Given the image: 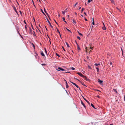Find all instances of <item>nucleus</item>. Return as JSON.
<instances>
[{
  "label": "nucleus",
  "mask_w": 125,
  "mask_h": 125,
  "mask_svg": "<svg viewBox=\"0 0 125 125\" xmlns=\"http://www.w3.org/2000/svg\"><path fill=\"white\" fill-rule=\"evenodd\" d=\"M78 75H79L81 77H83V78H84V80H86L87 81H90V79H87V78H86V76H85L83 75L82 74H81V73H78Z\"/></svg>",
  "instance_id": "f257e3e1"
},
{
  "label": "nucleus",
  "mask_w": 125,
  "mask_h": 125,
  "mask_svg": "<svg viewBox=\"0 0 125 125\" xmlns=\"http://www.w3.org/2000/svg\"><path fill=\"white\" fill-rule=\"evenodd\" d=\"M58 69H57L56 70L57 71H64V69H63L61 67H58Z\"/></svg>",
  "instance_id": "f03ea898"
},
{
  "label": "nucleus",
  "mask_w": 125,
  "mask_h": 125,
  "mask_svg": "<svg viewBox=\"0 0 125 125\" xmlns=\"http://www.w3.org/2000/svg\"><path fill=\"white\" fill-rule=\"evenodd\" d=\"M74 44H76V46H77V49H78V45L77 42H76V40H75V41H74Z\"/></svg>",
  "instance_id": "7ed1b4c3"
},
{
  "label": "nucleus",
  "mask_w": 125,
  "mask_h": 125,
  "mask_svg": "<svg viewBox=\"0 0 125 125\" xmlns=\"http://www.w3.org/2000/svg\"><path fill=\"white\" fill-rule=\"evenodd\" d=\"M70 82H71V83H72L76 87H77V88H78V86L77 85H76V83H73V82H71V81H70Z\"/></svg>",
  "instance_id": "20e7f679"
},
{
  "label": "nucleus",
  "mask_w": 125,
  "mask_h": 125,
  "mask_svg": "<svg viewBox=\"0 0 125 125\" xmlns=\"http://www.w3.org/2000/svg\"><path fill=\"white\" fill-rule=\"evenodd\" d=\"M98 82L100 84L102 83V82H103V81L102 80H101L99 79H98Z\"/></svg>",
  "instance_id": "39448f33"
},
{
  "label": "nucleus",
  "mask_w": 125,
  "mask_h": 125,
  "mask_svg": "<svg viewBox=\"0 0 125 125\" xmlns=\"http://www.w3.org/2000/svg\"><path fill=\"white\" fill-rule=\"evenodd\" d=\"M47 22H48V23H49V25H50L51 27L52 28V25H51V23H50V21H49V20H48V19H47Z\"/></svg>",
  "instance_id": "423d86ee"
},
{
  "label": "nucleus",
  "mask_w": 125,
  "mask_h": 125,
  "mask_svg": "<svg viewBox=\"0 0 125 125\" xmlns=\"http://www.w3.org/2000/svg\"><path fill=\"white\" fill-rule=\"evenodd\" d=\"M33 31H32V30L30 28H29V33H30L31 34L32 31L33 32Z\"/></svg>",
  "instance_id": "0eeeda50"
},
{
  "label": "nucleus",
  "mask_w": 125,
  "mask_h": 125,
  "mask_svg": "<svg viewBox=\"0 0 125 125\" xmlns=\"http://www.w3.org/2000/svg\"><path fill=\"white\" fill-rule=\"evenodd\" d=\"M81 104H82L83 105V106H84V107L85 108H86V106L85 105V104H84L83 103V102L81 101Z\"/></svg>",
  "instance_id": "6e6552de"
},
{
  "label": "nucleus",
  "mask_w": 125,
  "mask_h": 125,
  "mask_svg": "<svg viewBox=\"0 0 125 125\" xmlns=\"http://www.w3.org/2000/svg\"><path fill=\"white\" fill-rule=\"evenodd\" d=\"M41 55H42V56H45V55H44V54L43 53V52L42 51H41Z\"/></svg>",
  "instance_id": "1a4fd4ad"
},
{
  "label": "nucleus",
  "mask_w": 125,
  "mask_h": 125,
  "mask_svg": "<svg viewBox=\"0 0 125 125\" xmlns=\"http://www.w3.org/2000/svg\"><path fill=\"white\" fill-rule=\"evenodd\" d=\"M44 12H45V13H46V14L47 15V16H48V17H49V19L50 20V18L49 17V16H48V14L47 13V12H46V10H45V9L44 8Z\"/></svg>",
  "instance_id": "9d476101"
},
{
  "label": "nucleus",
  "mask_w": 125,
  "mask_h": 125,
  "mask_svg": "<svg viewBox=\"0 0 125 125\" xmlns=\"http://www.w3.org/2000/svg\"><path fill=\"white\" fill-rule=\"evenodd\" d=\"M103 24L104 26L103 27V29L104 30H105L106 29V28L105 27V26H104V23H103Z\"/></svg>",
  "instance_id": "9b49d317"
},
{
  "label": "nucleus",
  "mask_w": 125,
  "mask_h": 125,
  "mask_svg": "<svg viewBox=\"0 0 125 125\" xmlns=\"http://www.w3.org/2000/svg\"><path fill=\"white\" fill-rule=\"evenodd\" d=\"M100 65V64L99 63H96L94 64V65H95L96 66H97L98 65Z\"/></svg>",
  "instance_id": "f8f14e48"
},
{
  "label": "nucleus",
  "mask_w": 125,
  "mask_h": 125,
  "mask_svg": "<svg viewBox=\"0 0 125 125\" xmlns=\"http://www.w3.org/2000/svg\"><path fill=\"white\" fill-rule=\"evenodd\" d=\"M78 34L80 36V37H83V35L82 34H81V33L78 32Z\"/></svg>",
  "instance_id": "ddd939ff"
},
{
  "label": "nucleus",
  "mask_w": 125,
  "mask_h": 125,
  "mask_svg": "<svg viewBox=\"0 0 125 125\" xmlns=\"http://www.w3.org/2000/svg\"><path fill=\"white\" fill-rule=\"evenodd\" d=\"M108 63L109 64H110V65H112V62H111L110 61H109V62H108Z\"/></svg>",
  "instance_id": "4468645a"
},
{
  "label": "nucleus",
  "mask_w": 125,
  "mask_h": 125,
  "mask_svg": "<svg viewBox=\"0 0 125 125\" xmlns=\"http://www.w3.org/2000/svg\"><path fill=\"white\" fill-rule=\"evenodd\" d=\"M91 106H92V107H93V108L95 109V108L94 107V105L92 103L91 104Z\"/></svg>",
  "instance_id": "2eb2a0df"
},
{
  "label": "nucleus",
  "mask_w": 125,
  "mask_h": 125,
  "mask_svg": "<svg viewBox=\"0 0 125 125\" xmlns=\"http://www.w3.org/2000/svg\"><path fill=\"white\" fill-rule=\"evenodd\" d=\"M65 43H66V44L67 46V47H70V46L68 44V43L67 42H65Z\"/></svg>",
  "instance_id": "dca6fc26"
},
{
  "label": "nucleus",
  "mask_w": 125,
  "mask_h": 125,
  "mask_svg": "<svg viewBox=\"0 0 125 125\" xmlns=\"http://www.w3.org/2000/svg\"><path fill=\"white\" fill-rule=\"evenodd\" d=\"M73 23H74V24L75 25V24H76V22H75V20H74L73 19Z\"/></svg>",
  "instance_id": "f3484780"
},
{
  "label": "nucleus",
  "mask_w": 125,
  "mask_h": 125,
  "mask_svg": "<svg viewBox=\"0 0 125 125\" xmlns=\"http://www.w3.org/2000/svg\"><path fill=\"white\" fill-rule=\"evenodd\" d=\"M66 88H68V86L67 85V82L66 81Z\"/></svg>",
  "instance_id": "a211bd4d"
},
{
  "label": "nucleus",
  "mask_w": 125,
  "mask_h": 125,
  "mask_svg": "<svg viewBox=\"0 0 125 125\" xmlns=\"http://www.w3.org/2000/svg\"><path fill=\"white\" fill-rule=\"evenodd\" d=\"M114 92H115L116 93H117V90L116 89H114Z\"/></svg>",
  "instance_id": "6ab92c4d"
},
{
  "label": "nucleus",
  "mask_w": 125,
  "mask_h": 125,
  "mask_svg": "<svg viewBox=\"0 0 125 125\" xmlns=\"http://www.w3.org/2000/svg\"><path fill=\"white\" fill-rule=\"evenodd\" d=\"M41 11H42V13H43V14L45 15V14L44 13V12H43L42 10V9H41Z\"/></svg>",
  "instance_id": "aec40b11"
},
{
  "label": "nucleus",
  "mask_w": 125,
  "mask_h": 125,
  "mask_svg": "<svg viewBox=\"0 0 125 125\" xmlns=\"http://www.w3.org/2000/svg\"><path fill=\"white\" fill-rule=\"evenodd\" d=\"M111 0V2H112V3L113 4L114 3V1L113 0Z\"/></svg>",
  "instance_id": "412c9836"
},
{
  "label": "nucleus",
  "mask_w": 125,
  "mask_h": 125,
  "mask_svg": "<svg viewBox=\"0 0 125 125\" xmlns=\"http://www.w3.org/2000/svg\"><path fill=\"white\" fill-rule=\"evenodd\" d=\"M96 69H97V72H99V68H98L97 67H96Z\"/></svg>",
  "instance_id": "4be33fe9"
},
{
  "label": "nucleus",
  "mask_w": 125,
  "mask_h": 125,
  "mask_svg": "<svg viewBox=\"0 0 125 125\" xmlns=\"http://www.w3.org/2000/svg\"><path fill=\"white\" fill-rule=\"evenodd\" d=\"M82 37H78V40H80L81 39V38H82Z\"/></svg>",
  "instance_id": "5701e85b"
},
{
  "label": "nucleus",
  "mask_w": 125,
  "mask_h": 125,
  "mask_svg": "<svg viewBox=\"0 0 125 125\" xmlns=\"http://www.w3.org/2000/svg\"><path fill=\"white\" fill-rule=\"evenodd\" d=\"M84 100H85V101H86V102H87V103H89V104H90V103H89V102H88V101H87V100H86V99H84Z\"/></svg>",
  "instance_id": "b1692460"
},
{
  "label": "nucleus",
  "mask_w": 125,
  "mask_h": 125,
  "mask_svg": "<svg viewBox=\"0 0 125 125\" xmlns=\"http://www.w3.org/2000/svg\"><path fill=\"white\" fill-rule=\"evenodd\" d=\"M65 29H66L68 31L70 32H71V31L69 30V29H68L66 27H65Z\"/></svg>",
  "instance_id": "393cba45"
},
{
  "label": "nucleus",
  "mask_w": 125,
  "mask_h": 125,
  "mask_svg": "<svg viewBox=\"0 0 125 125\" xmlns=\"http://www.w3.org/2000/svg\"><path fill=\"white\" fill-rule=\"evenodd\" d=\"M62 13L63 15H64L65 14V11H62Z\"/></svg>",
  "instance_id": "a878e982"
},
{
  "label": "nucleus",
  "mask_w": 125,
  "mask_h": 125,
  "mask_svg": "<svg viewBox=\"0 0 125 125\" xmlns=\"http://www.w3.org/2000/svg\"><path fill=\"white\" fill-rule=\"evenodd\" d=\"M67 8L64 11L65 12H67Z\"/></svg>",
  "instance_id": "bb28decb"
},
{
  "label": "nucleus",
  "mask_w": 125,
  "mask_h": 125,
  "mask_svg": "<svg viewBox=\"0 0 125 125\" xmlns=\"http://www.w3.org/2000/svg\"><path fill=\"white\" fill-rule=\"evenodd\" d=\"M92 1V0H88V2L90 3V2Z\"/></svg>",
  "instance_id": "cd10ccee"
},
{
  "label": "nucleus",
  "mask_w": 125,
  "mask_h": 125,
  "mask_svg": "<svg viewBox=\"0 0 125 125\" xmlns=\"http://www.w3.org/2000/svg\"><path fill=\"white\" fill-rule=\"evenodd\" d=\"M77 3H76L75 4V5H74V8L77 5Z\"/></svg>",
  "instance_id": "c85d7f7f"
},
{
  "label": "nucleus",
  "mask_w": 125,
  "mask_h": 125,
  "mask_svg": "<svg viewBox=\"0 0 125 125\" xmlns=\"http://www.w3.org/2000/svg\"><path fill=\"white\" fill-rule=\"evenodd\" d=\"M46 65V64H44V63H43V64H42V66H45Z\"/></svg>",
  "instance_id": "c756f323"
},
{
  "label": "nucleus",
  "mask_w": 125,
  "mask_h": 125,
  "mask_svg": "<svg viewBox=\"0 0 125 125\" xmlns=\"http://www.w3.org/2000/svg\"><path fill=\"white\" fill-rule=\"evenodd\" d=\"M56 55H57V56H58L59 57L60 56H59V55L57 53H56Z\"/></svg>",
  "instance_id": "7c9ffc66"
},
{
  "label": "nucleus",
  "mask_w": 125,
  "mask_h": 125,
  "mask_svg": "<svg viewBox=\"0 0 125 125\" xmlns=\"http://www.w3.org/2000/svg\"><path fill=\"white\" fill-rule=\"evenodd\" d=\"M25 29L26 31H27V27H26V25H25Z\"/></svg>",
  "instance_id": "2f4dec72"
},
{
  "label": "nucleus",
  "mask_w": 125,
  "mask_h": 125,
  "mask_svg": "<svg viewBox=\"0 0 125 125\" xmlns=\"http://www.w3.org/2000/svg\"><path fill=\"white\" fill-rule=\"evenodd\" d=\"M33 33H33V36H35V32H34V31H33Z\"/></svg>",
  "instance_id": "473e14b6"
},
{
  "label": "nucleus",
  "mask_w": 125,
  "mask_h": 125,
  "mask_svg": "<svg viewBox=\"0 0 125 125\" xmlns=\"http://www.w3.org/2000/svg\"><path fill=\"white\" fill-rule=\"evenodd\" d=\"M88 68H89V69H91V67H90V66L89 65L88 66Z\"/></svg>",
  "instance_id": "72a5a7b5"
},
{
  "label": "nucleus",
  "mask_w": 125,
  "mask_h": 125,
  "mask_svg": "<svg viewBox=\"0 0 125 125\" xmlns=\"http://www.w3.org/2000/svg\"><path fill=\"white\" fill-rule=\"evenodd\" d=\"M44 49H45V52H46V53L47 54V51H46V49L45 48H44Z\"/></svg>",
  "instance_id": "f704fd0d"
},
{
  "label": "nucleus",
  "mask_w": 125,
  "mask_h": 125,
  "mask_svg": "<svg viewBox=\"0 0 125 125\" xmlns=\"http://www.w3.org/2000/svg\"><path fill=\"white\" fill-rule=\"evenodd\" d=\"M56 30H57V32H58V33H59V30H58V29H56Z\"/></svg>",
  "instance_id": "c9c22d12"
},
{
  "label": "nucleus",
  "mask_w": 125,
  "mask_h": 125,
  "mask_svg": "<svg viewBox=\"0 0 125 125\" xmlns=\"http://www.w3.org/2000/svg\"><path fill=\"white\" fill-rule=\"evenodd\" d=\"M92 24H93V25H94V21H93V22H92Z\"/></svg>",
  "instance_id": "e433bc0d"
},
{
  "label": "nucleus",
  "mask_w": 125,
  "mask_h": 125,
  "mask_svg": "<svg viewBox=\"0 0 125 125\" xmlns=\"http://www.w3.org/2000/svg\"><path fill=\"white\" fill-rule=\"evenodd\" d=\"M62 20H63V21H65V18L64 17L62 18Z\"/></svg>",
  "instance_id": "4c0bfd02"
},
{
  "label": "nucleus",
  "mask_w": 125,
  "mask_h": 125,
  "mask_svg": "<svg viewBox=\"0 0 125 125\" xmlns=\"http://www.w3.org/2000/svg\"><path fill=\"white\" fill-rule=\"evenodd\" d=\"M62 49H63V50H64V51H65V49H64V48L63 47H62Z\"/></svg>",
  "instance_id": "58836bf2"
},
{
  "label": "nucleus",
  "mask_w": 125,
  "mask_h": 125,
  "mask_svg": "<svg viewBox=\"0 0 125 125\" xmlns=\"http://www.w3.org/2000/svg\"><path fill=\"white\" fill-rule=\"evenodd\" d=\"M72 69L73 70H74V68L73 67H72Z\"/></svg>",
  "instance_id": "ea45409f"
},
{
  "label": "nucleus",
  "mask_w": 125,
  "mask_h": 125,
  "mask_svg": "<svg viewBox=\"0 0 125 125\" xmlns=\"http://www.w3.org/2000/svg\"><path fill=\"white\" fill-rule=\"evenodd\" d=\"M31 27H32V29L34 30L33 28V26H32V24H31Z\"/></svg>",
  "instance_id": "a19ab883"
},
{
  "label": "nucleus",
  "mask_w": 125,
  "mask_h": 125,
  "mask_svg": "<svg viewBox=\"0 0 125 125\" xmlns=\"http://www.w3.org/2000/svg\"><path fill=\"white\" fill-rule=\"evenodd\" d=\"M97 97H98V98H100V96H99L98 95H97Z\"/></svg>",
  "instance_id": "79ce46f5"
},
{
  "label": "nucleus",
  "mask_w": 125,
  "mask_h": 125,
  "mask_svg": "<svg viewBox=\"0 0 125 125\" xmlns=\"http://www.w3.org/2000/svg\"><path fill=\"white\" fill-rule=\"evenodd\" d=\"M81 50V49H80V48L79 47H78V50Z\"/></svg>",
  "instance_id": "37998d69"
},
{
  "label": "nucleus",
  "mask_w": 125,
  "mask_h": 125,
  "mask_svg": "<svg viewBox=\"0 0 125 125\" xmlns=\"http://www.w3.org/2000/svg\"><path fill=\"white\" fill-rule=\"evenodd\" d=\"M66 17H67L68 18L69 17V16H68V15H67Z\"/></svg>",
  "instance_id": "c03bdc74"
},
{
  "label": "nucleus",
  "mask_w": 125,
  "mask_h": 125,
  "mask_svg": "<svg viewBox=\"0 0 125 125\" xmlns=\"http://www.w3.org/2000/svg\"><path fill=\"white\" fill-rule=\"evenodd\" d=\"M125 100V96H124V100Z\"/></svg>",
  "instance_id": "a18cd8bd"
},
{
  "label": "nucleus",
  "mask_w": 125,
  "mask_h": 125,
  "mask_svg": "<svg viewBox=\"0 0 125 125\" xmlns=\"http://www.w3.org/2000/svg\"><path fill=\"white\" fill-rule=\"evenodd\" d=\"M85 21H87V20L86 18L85 19Z\"/></svg>",
  "instance_id": "49530a36"
},
{
  "label": "nucleus",
  "mask_w": 125,
  "mask_h": 125,
  "mask_svg": "<svg viewBox=\"0 0 125 125\" xmlns=\"http://www.w3.org/2000/svg\"><path fill=\"white\" fill-rule=\"evenodd\" d=\"M55 23H56V24H57V23L56 22V21H55Z\"/></svg>",
  "instance_id": "de8ad7c7"
},
{
  "label": "nucleus",
  "mask_w": 125,
  "mask_h": 125,
  "mask_svg": "<svg viewBox=\"0 0 125 125\" xmlns=\"http://www.w3.org/2000/svg\"><path fill=\"white\" fill-rule=\"evenodd\" d=\"M18 33L19 34H20V36H21V35L20 34H19V32L18 31Z\"/></svg>",
  "instance_id": "09e8293b"
},
{
  "label": "nucleus",
  "mask_w": 125,
  "mask_h": 125,
  "mask_svg": "<svg viewBox=\"0 0 125 125\" xmlns=\"http://www.w3.org/2000/svg\"><path fill=\"white\" fill-rule=\"evenodd\" d=\"M24 23H25V24H26V22H25V21H24Z\"/></svg>",
  "instance_id": "8fccbe9b"
},
{
  "label": "nucleus",
  "mask_w": 125,
  "mask_h": 125,
  "mask_svg": "<svg viewBox=\"0 0 125 125\" xmlns=\"http://www.w3.org/2000/svg\"><path fill=\"white\" fill-rule=\"evenodd\" d=\"M121 51H122V54H123V51H122V49H121Z\"/></svg>",
  "instance_id": "3c124183"
},
{
  "label": "nucleus",
  "mask_w": 125,
  "mask_h": 125,
  "mask_svg": "<svg viewBox=\"0 0 125 125\" xmlns=\"http://www.w3.org/2000/svg\"><path fill=\"white\" fill-rule=\"evenodd\" d=\"M64 22H65V23H67V22L65 21H64Z\"/></svg>",
  "instance_id": "603ef678"
},
{
  "label": "nucleus",
  "mask_w": 125,
  "mask_h": 125,
  "mask_svg": "<svg viewBox=\"0 0 125 125\" xmlns=\"http://www.w3.org/2000/svg\"><path fill=\"white\" fill-rule=\"evenodd\" d=\"M82 85H85L84 83H82Z\"/></svg>",
  "instance_id": "864d4df0"
},
{
  "label": "nucleus",
  "mask_w": 125,
  "mask_h": 125,
  "mask_svg": "<svg viewBox=\"0 0 125 125\" xmlns=\"http://www.w3.org/2000/svg\"><path fill=\"white\" fill-rule=\"evenodd\" d=\"M86 58H87V59H88V56H87V57H86Z\"/></svg>",
  "instance_id": "5fc2aeb1"
},
{
  "label": "nucleus",
  "mask_w": 125,
  "mask_h": 125,
  "mask_svg": "<svg viewBox=\"0 0 125 125\" xmlns=\"http://www.w3.org/2000/svg\"><path fill=\"white\" fill-rule=\"evenodd\" d=\"M33 47H34V45L33 44Z\"/></svg>",
  "instance_id": "6e6d98bb"
},
{
  "label": "nucleus",
  "mask_w": 125,
  "mask_h": 125,
  "mask_svg": "<svg viewBox=\"0 0 125 125\" xmlns=\"http://www.w3.org/2000/svg\"><path fill=\"white\" fill-rule=\"evenodd\" d=\"M45 28H46V31H47V28H46V27H45Z\"/></svg>",
  "instance_id": "4d7b16f0"
},
{
  "label": "nucleus",
  "mask_w": 125,
  "mask_h": 125,
  "mask_svg": "<svg viewBox=\"0 0 125 125\" xmlns=\"http://www.w3.org/2000/svg\"><path fill=\"white\" fill-rule=\"evenodd\" d=\"M84 14L85 15H86V13L85 12H84Z\"/></svg>",
  "instance_id": "13d9d810"
},
{
  "label": "nucleus",
  "mask_w": 125,
  "mask_h": 125,
  "mask_svg": "<svg viewBox=\"0 0 125 125\" xmlns=\"http://www.w3.org/2000/svg\"><path fill=\"white\" fill-rule=\"evenodd\" d=\"M110 125H113V124H110Z\"/></svg>",
  "instance_id": "bf43d9fd"
},
{
  "label": "nucleus",
  "mask_w": 125,
  "mask_h": 125,
  "mask_svg": "<svg viewBox=\"0 0 125 125\" xmlns=\"http://www.w3.org/2000/svg\"><path fill=\"white\" fill-rule=\"evenodd\" d=\"M49 42H50V44H51V42H50V41H49Z\"/></svg>",
  "instance_id": "052dcab7"
},
{
  "label": "nucleus",
  "mask_w": 125,
  "mask_h": 125,
  "mask_svg": "<svg viewBox=\"0 0 125 125\" xmlns=\"http://www.w3.org/2000/svg\"><path fill=\"white\" fill-rule=\"evenodd\" d=\"M77 39H78V36H77Z\"/></svg>",
  "instance_id": "680f3d73"
},
{
  "label": "nucleus",
  "mask_w": 125,
  "mask_h": 125,
  "mask_svg": "<svg viewBox=\"0 0 125 125\" xmlns=\"http://www.w3.org/2000/svg\"><path fill=\"white\" fill-rule=\"evenodd\" d=\"M81 9V7L79 8V9Z\"/></svg>",
  "instance_id": "e2e57ef3"
},
{
  "label": "nucleus",
  "mask_w": 125,
  "mask_h": 125,
  "mask_svg": "<svg viewBox=\"0 0 125 125\" xmlns=\"http://www.w3.org/2000/svg\"><path fill=\"white\" fill-rule=\"evenodd\" d=\"M75 14H76V15H77V13H76V12H75Z\"/></svg>",
  "instance_id": "0e129e2a"
},
{
  "label": "nucleus",
  "mask_w": 125,
  "mask_h": 125,
  "mask_svg": "<svg viewBox=\"0 0 125 125\" xmlns=\"http://www.w3.org/2000/svg\"><path fill=\"white\" fill-rule=\"evenodd\" d=\"M59 16H60V15H59V14H58V17H59Z\"/></svg>",
  "instance_id": "69168bd1"
},
{
  "label": "nucleus",
  "mask_w": 125,
  "mask_h": 125,
  "mask_svg": "<svg viewBox=\"0 0 125 125\" xmlns=\"http://www.w3.org/2000/svg\"><path fill=\"white\" fill-rule=\"evenodd\" d=\"M90 52H91V50H90Z\"/></svg>",
  "instance_id": "338daca9"
},
{
  "label": "nucleus",
  "mask_w": 125,
  "mask_h": 125,
  "mask_svg": "<svg viewBox=\"0 0 125 125\" xmlns=\"http://www.w3.org/2000/svg\"><path fill=\"white\" fill-rule=\"evenodd\" d=\"M69 73V72H67L66 73Z\"/></svg>",
  "instance_id": "774afa93"
}]
</instances>
